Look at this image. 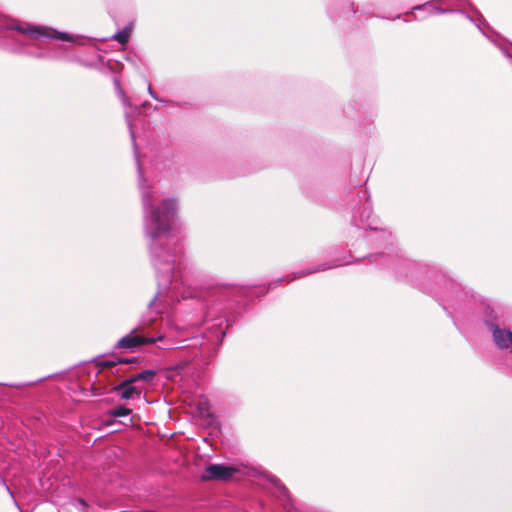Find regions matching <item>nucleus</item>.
Listing matches in <instances>:
<instances>
[{
  "mask_svg": "<svg viewBox=\"0 0 512 512\" xmlns=\"http://www.w3.org/2000/svg\"><path fill=\"white\" fill-rule=\"evenodd\" d=\"M176 205L175 201L164 200L160 206L151 211L150 237L153 240L159 238L163 233L169 230V220L173 216Z\"/></svg>",
  "mask_w": 512,
  "mask_h": 512,
  "instance_id": "obj_1",
  "label": "nucleus"
},
{
  "mask_svg": "<svg viewBox=\"0 0 512 512\" xmlns=\"http://www.w3.org/2000/svg\"><path fill=\"white\" fill-rule=\"evenodd\" d=\"M156 339L153 337H145L143 335H138L135 331H132L128 335L119 339L115 345V349H125L133 351L135 348L155 343Z\"/></svg>",
  "mask_w": 512,
  "mask_h": 512,
  "instance_id": "obj_2",
  "label": "nucleus"
},
{
  "mask_svg": "<svg viewBox=\"0 0 512 512\" xmlns=\"http://www.w3.org/2000/svg\"><path fill=\"white\" fill-rule=\"evenodd\" d=\"M19 30L24 33H29V34L35 36L36 38L39 36H46V37L56 38V39H59L62 41H69V42L74 41V37L68 33L57 32L55 30H48L46 28L33 27V28H29L27 30H22V29H19Z\"/></svg>",
  "mask_w": 512,
  "mask_h": 512,
  "instance_id": "obj_3",
  "label": "nucleus"
},
{
  "mask_svg": "<svg viewBox=\"0 0 512 512\" xmlns=\"http://www.w3.org/2000/svg\"><path fill=\"white\" fill-rule=\"evenodd\" d=\"M493 340L499 349L512 348V331L492 325Z\"/></svg>",
  "mask_w": 512,
  "mask_h": 512,
  "instance_id": "obj_4",
  "label": "nucleus"
},
{
  "mask_svg": "<svg viewBox=\"0 0 512 512\" xmlns=\"http://www.w3.org/2000/svg\"><path fill=\"white\" fill-rule=\"evenodd\" d=\"M202 481L224 480V465L211 464L205 469V473L201 476Z\"/></svg>",
  "mask_w": 512,
  "mask_h": 512,
  "instance_id": "obj_5",
  "label": "nucleus"
},
{
  "mask_svg": "<svg viewBox=\"0 0 512 512\" xmlns=\"http://www.w3.org/2000/svg\"><path fill=\"white\" fill-rule=\"evenodd\" d=\"M111 391L119 392L121 399L129 400L134 395L138 397L141 395V390L137 386H133V384H128L127 386H122V382L116 386H114Z\"/></svg>",
  "mask_w": 512,
  "mask_h": 512,
  "instance_id": "obj_6",
  "label": "nucleus"
},
{
  "mask_svg": "<svg viewBox=\"0 0 512 512\" xmlns=\"http://www.w3.org/2000/svg\"><path fill=\"white\" fill-rule=\"evenodd\" d=\"M156 376V371L154 370H144L140 373L130 376L129 378L122 381V386H127L128 384H133L138 381L151 382Z\"/></svg>",
  "mask_w": 512,
  "mask_h": 512,
  "instance_id": "obj_7",
  "label": "nucleus"
},
{
  "mask_svg": "<svg viewBox=\"0 0 512 512\" xmlns=\"http://www.w3.org/2000/svg\"><path fill=\"white\" fill-rule=\"evenodd\" d=\"M93 363H94L95 367L98 368L97 375L102 373L104 369H112L113 367L116 366V363H114V358L111 359V360H98V359H95V360H93Z\"/></svg>",
  "mask_w": 512,
  "mask_h": 512,
  "instance_id": "obj_8",
  "label": "nucleus"
},
{
  "mask_svg": "<svg viewBox=\"0 0 512 512\" xmlns=\"http://www.w3.org/2000/svg\"><path fill=\"white\" fill-rule=\"evenodd\" d=\"M131 412H132V410L129 408H127L125 406H119L112 411V415L114 417H124V416H128Z\"/></svg>",
  "mask_w": 512,
  "mask_h": 512,
  "instance_id": "obj_9",
  "label": "nucleus"
},
{
  "mask_svg": "<svg viewBox=\"0 0 512 512\" xmlns=\"http://www.w3.org/2000/svg\"><path fill=\"white\" fill-rule=\"evenodd\" d=\"M129 36H130L129 32H128V31H126V30H123V31L118 32V33L115 35V39H116L119 43H121V44H125V43H127V42H128V40H129Z\"/></svg>",
  "mask_w": 512,
  "mask_h": 512,
  "instance_id": "obj_10",
  "label": "nucleus"
},
{
  "mask_svg": "<svg viewBox=\"0 0 512 512\" xmlns=\"http://www.w3.org/2000/svg\"><path fill=\"white\" fill-rule=\"evenodd\" d=\"M114 357V363H116V365L118 364H131V363H136L138 361L137 358L133 357V358H121V357H118V356H112Z\"/></svg>",
  "mask_w": 512,
  "mask_h": 512,
  "instance_id": "obj_11",
  "label": "nucleus"
},
{
  "mask_svg": "<svg viewBox=\"0 0 512 512\" xmlns=\"http://www.w3.org/2000/svg\"><path fill=\"white\" fill-rule=\"evenodd\" d=\"M240 470L235 467L226 466V481L233 476L234 473L239 472Z\"/></svg>",
  "mask_w": 512,
  "mask_h": 512,
  "instance_id": "obj_12",
  "label": "nucleus"
},
{
  "mask_svg": "<svg viewBox=\"0 0 512 512\" xmlns=\"http://www.w3.org/2000/svg\"><path fill=\"white\" fill-rule=\"evenodd\" d=\"M91 390H92L94 395H102V394H104V389L99 387V386H96L95 384H93L91 386Z\"/></svg>",
  "mask_w": 512,
  "mask_h": 512,
  "instance_id": "obj_13",
  "label": "nucleus"
},
{
  "mask_svg": "<svg viewBox=\"0 0 512 512\" xmlns=\"http://www.w3.org/2000/svg\"><path fill=\"white\" fill-rule=\"evenodd\" d=\"M270 480H271L275 485H280V487H281L283 490H286L285 486H283V485L280 483L279 479H277L276 477H272Z\"/></svg>",
  "mask_w": 512,
  "mask_h": 512,
  "instance_id": "obj_14",
  "label": "nucleus"
}]
</instances>
